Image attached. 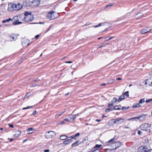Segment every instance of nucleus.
I'll list each match as a JSON object with an SVG mask.
<instances>
[{
  "label": "nucleus",
  "instance_id": "f257e3e1",
  "mask_svg": "<svg viewBox=\"0 0 152 152\" xmlns=\"http://www.w3.org/2000/svg\"><path fill=\"white\" fill-rule=\"evenodd\" d=\"M25 17L24 18L23 20L26 22L29 23L34 20V16L31 15L30 12H25L24 13Z\"/></svg>",
  "mask_w": 152,
  "mask_h": 152
},
{
  "label": "nucleus",
  "instance_id": "f03ea898",
  "mask_svg": "<svg viewBox=\"0 0 152 152\" xmlns=\"http://www.w3.org/2000/svg\"><path fill=\"white\" fill-rule=\"evenodd\" d=\"M151 124L148 123H144L142 124L140 126V129L142 131H144L150 133Z\"/></svg>",
  "mask_w": 152,
  "mask_h": 152
},
{
  "label": "nucleus",
  "instance_id": "7ed1b4c3",
  "mask_svg": "<svg viewBox=\"0 0 152 152\" xmlns=\"http://www.w3.org/2000/svg\"><path fill=\"white\" fill-rule=\"evenodd\" d=\"M55 135V133L52 131H50L46 132L45 135L46 138L47 139L52 138Z\"/></svg>",
  "mask_w": 152,
  "mask_h": 152
},
{
  "label": "nucleus",
  "instance_id": "20e7f679",
  "mask_svg": "<svg viewBox=\"0 0 152 152\" xmlns=\"http://www.w3.org/2000/svg\"><path fill=\"white\" fill-rule=\"evenodd\" d=\"M54 13L55 12L53 10L48 12L47 16L48 18L50 19H54L57 17L55 16Z\"/></svg>",
  "mask_w": 152,
  "mask_h": 152
},
{
  "label": "nucleus",
  "instance_id": "39448f33",
  "mask_svg": "<svg viewBox=\"0 0 152 152\" xmlns=\"http://www.w3.org/2000/svg\"><path fill=\"white\" fill-rule=\"evenodd\" d=\"M124 121V119L121 118H118L115 119L113 123L117 124H119L123 123Z\"/></svg>",
  "mask_w": 152,
  "mask_h": 152
},
{
  "label": "nucleus",
  "instance_id": "423d86ee",
  "mask_svg": "<svg viewBox=\"0 0 152 152\" xmlns=\"http://www.w3.org/2000/svg\"><path fill=\"white\" fill-rule=\"evenodd\" d=\"M148 150V148L145 146H141L140 147L137 151V152H147Z\"/></svg>",
  "mask_w": 152,
  "mask_h": 152
},
{
  "label": "nucleus",
  "instance_id": "0eeeda50",
  "mask_svg": "<svg viewBox=\"0 0 152 152\" xmlns=\"http://www.w3.org/2000/svg\"><path fill=\"white\" fill-rule=\"evenodd\" d=\"M15 10L18 11L23 8V6L21 4L18 3L17 4H15Z\"/></svg>",
  "mask_w": 152,
  "mask_h": 152
},
{
  "label": "nucleus",
  "instance_id": "6e6552de",
  "mask_svg": "<svg viewBox=\"0 0 152 152\" xmlns=\"http://www.w3.org/2000/svg\"><path fill=\"white\" fill-rule=\"evenodd\" d=\"M8 10L9 11H12L15 10V4L10 3L9 4Z\"/></svg>",
  "mask_w": 152,
  "mask_h": 152
},
{
  "label": "nucleus",
  "instance_id": "1a4fd4ad",
  "mask_svg": "<svg viewBox=\"0 0 152 152\" xmlns=\"http://www.w3.org/2000/svg\"><path fill=\"white\" fill-rule=\"evenodd\" d=\"M117 101H118V99L116 97H114L111 100V102L110 103H109L108 105V107H110L113 106L114 105V103Z\"/></svg>",
  "mask_w": 152,
  "mask_h": 152
},
{
  "label": "nucleus",
  "instance_id": "9d476101",
  "mask_svg": "<svg viewBox=\"0 0 152 152\" xmlns=\"http://www.w3.org/2000/svg\"><path fill=\"white\" fill-rule=\"evenodd\" d=\"M113 145H115V147H113V149H115L121 146V143L119 142H115L113 143Z\"/></svg>",
  "mask_w": 152,
  "mask_h": 152
},
{
  "label": "nucleus",
  "instance_id": "9b49d317",
  "mask_svg": "<svg viewBox=\"0 0 152 152\" xmlns=\"http://www.w3.org/2000/svg\"><path fill=\"white\" fill-rule=\"evenodd\" d=\"M146 116L145 115H139L138 117H135L134 118L129 119V120L132 119H140V121H142L144 120Z\"/></svg>",
  "mask_w": 152,
  "mask_h": 152
},
{
  "label": "nucleus",
  "instance_id": "f8f14e48",
  "mask_svg": "<svg viewBox=\"0 0 152 152\" xmlns=\"http://www.w3.org/2000/svg\"><path fill=\"white\" fill-rule=\"evenodd\" d=\"M151 31V29H149V28L147 27L145 28H143L140 31V32L142 34H145Z\"/></svg>",
  "mask_w": 152,
  "mask_h": 152
},
{
  "label": "nucleus",
  "instance_id": "ddd939ff",
  "mask_svg": "<svg viewBox=\"0 0 152 152\" xmlns=\"http://www.w3.org/2000/svg\"><path fill=\"white\" fill-rule=\"evenodd\" d=\"M40 0H33L32 3L34 6H37L40 4Z\"/></svg>",
  "mask_w": 152,
  "mask_h": 152
},
{
  "label": "nucleus",
  "instance_id": "4468645a",
  "mask_svg": "<svg viewBox=\"0 0 152 152\" xmlns=\"http://www.w3.org/2000/svg\"><path fill=\"white\" fill-rule=\"evenodd\" d=\"M15 133L14 134V136L16 137L19 136L21 134V132L19 130H16L15 131Z\"/></svg>",
  "mask_w": 152,
  "mask_h": 152
},
{
  "label": "nucleus",
  "instance_id": "2eb2a0df",
  "mask_svg": "<svg viewBox=\"0 0 152 152\" xmlns=\"http://www.w3.org/2000/svg\"><path fill=\"white\" fill-rule=\"evenodd\" d=\"M107 24L106 23H100L98 25H96V26H93V27L94 28H97L99 27L103 26L104 25H105L106 24Z\"/></svg>",
  "mask_w": 152,
  "mask_h": 152
},
{
  "label": "nucleus",
  "instance_id": "dca6fc26",
  "mask_svg": "<svg viewBox=\"0 0 152 152\" xmlns=\"http://www.w3.org/2000/svg\"><path fill=\"white\" fill-rule=\"evenodd\" d=\"M68 117L70 119L72 120L73 121L75 120L76 119V117L75 115L70 114L69 115Z\"/></svg>",
  "mask_w": 152,
  "mask_h": 152
},
{
  "label": "nucleus",
  "instance_id": "f3484780",
  "mask_svg": "<svg viewBox=\"0 0 152 152\" xmlns=\"http://www.w3.org/2000/svg\"><path fill=\"white\" fill-rule=\"evenodd\" d=\"M142 142L145 145H147L148 143V140L147 138H145L142 140Z\"/></svg>",
  "mask_w": 152,
  "mask_h": 152
},
{
  "label": "nucleus",
  "instance_id": "a211bd4d",
  "mask_svg": "<svg viewBox=\"0 0 152 152\" xmlns=\"http://www.w3.org/2000/svg\"><path fill=\"white\" fill-rule=\"evenodd\" d=\"M115 81V80L114 79H110L107 80V83L108 84H111L114 83Z\"/></svg>",
  "mask_w": 152,
  "mask_h": 152
},
{
  "label": "nucleus",
  "instance_id": "6ab92c4d",
  "mask_svg": "<svg viewBox=\"0 0 152 152\" xmlns=\"http://www.w3.org/2000/svg\"><path fill=\"white\" fill-rule=\"evenodd\" d=\"M141 107V105L138 103L134 104L132 106V108H138Z\"/></svg>",
  "mask_w": 152,
  "mask_h": 152
},
{
  "label": "nucleus",
  "instance_id": "aec40b11",
  "mask_svg": "<svg viewBox=\"0 0 152 152\" xmlns=\"http://www.w3.org/2000/svg\"><path fill=\"white\" fill-rule=\"evenodd\" d=\"M71 142L72 140L71 139H68L64 141L63 143L64 144L67 145L69 144Z\"/></svg>",
  "mask_w": 152,
  "mask_h": 152
},
{
  "label": "nucleus",
  "instance_id": "412c9836",
  "mask_svg": "<svg viewBox=\"0 0 152 152\" xmlns=\"http://www.w3.org/2000/svg\"><path fill=\"white\" fill-rule=\"evenodd\" d=\"M115 142V138H114L113 139H112L108 141L107 142H106L107 145H108V143H113Z\"/></svg>",
  "mask_w": 152,
  "mask_h": 152
},
{
  "label": "nucleus",
  "instance_id": "4be33fe9",
  "mask_svg": "<svg viewBox=\"0 0 152 152\" xmlns=\"http://www.w3.org/2000/svg\"><path fill=\"white\" fill-rule=\"evenodd\" d=\"M34 130V129L33 128H29L27 129V131L29 132L28 133L29 134H31L33 133V132H31V131H33Z\"/></svg>",
  "mask_w": 152,
  "mask_h": 152
},
{
  "label": "nucleus",
  "instance_id": "5701e85b",
  "mask_svg": "<svg viewBox=\"0 0 152 152\" xmlns=\"http://www.w3.org/2000/svg\"><path fill=\"white\" fill-rule=\"evenodd\" d=\"M125 99V97L124 96V95H122V96H120L119 98L118 99V102H120L121 101L124 99Z\"/></svg>",
  "mask_w": 152,
  "mask_h": 152
},
{
  "label": "nucleus",
  "instance_id": "b1692460",
  "mask_svg": "<svg viewBox=\"0 0 152 152\" xmlns=\"http://www.w3.org/2000/svg\"><path fill=\"white\" fill-rule=\"evenodd\" d=\"M143 16V14L141 13H139L137 14L136 15V18H140L142 17Z\"/></svg>",
  "mask_w": 152,
  "mask_h": 152
},
{
  "label": "nucleus",
  "instance_id": "393cba45",
  "mask_svg": "<svg viewBox=\"0 0 152 152\" xmlns=\"http://www.w3.org/2000/svg\"><path fill=\"white\" fill-rule=\"evenodd\" d=\"M68 137L66 135H63L60 136V139L61 140H64L66 139Z\"/></svg>",
  "mask_w": 152,
  "mask_h": 152
},
{
  "label": "nucleus",
  "instance_id": "a878e982",
  "mask_svg": "<svg viewBox=\"0 0 152 152\" xmlns=\"http://www.w3.org/2000/svg\"><path fill=\"white\" fill-rule=\"evenodd\" d=\"M102 146V145H98L96 144L95 145V146L93 148L95 149H98V148H100Z\"/></svg>",
  "mask_w": 152,
  "mask_h": 152
},
{
  "label": "nucleus",
  "instance_id": "bb28decb",
  "mask_svg": "<svg viewBox=\"0 0 152 152\" xmlns=\"http://www.w3.org/2000/svg\"><path fill=\"white\" fill-rule=\"evenodd\" d=\"M91 152H101V151L98 149H94L92 148V149L91 150Z\"/></svg>",
  "mask_w": 152,
  "mask_h": 152
},
{
  "label": "nucleus",
  "instance_id": "cd10ccee",
  "mask_svg": "<svg viewBox=\"0 0 152 152\" xmlns=\"http://www.w3.org/2000/svg\"><path fill=\"white\" fill-rule=\"evenodd\" d=\"M129 92L128 91H126L124 93L123 95H124V96L125 97V96H126V97H128L129 96Z\"/></svg>",
  "mask_w": 152,
  "mask_h": 152
},
{
  "label": "nucleus",
  "instance_id": "c85d7f7f",
  "mask_svg": "<svg viewBox=\"0 0 152 152\" xmlns=\"http://www.w3.org/2000/svg\"><path fill=\"white\" fill-rule=\"evenodd\" d=\"M12 19L10 18H8V19H7L6 20H3V21H2V22L4 23H5L7 22H9L10 21V20H11Z\"/></svg>",
  "mask_w": 152,
  "mask_h": 152
},
{
  "label": "nucleus",
  "instance_id": "c756f323",
  "mask_svg": "<svg viewBox=\"0 0 152 152\" xmlns=\"http://www.w3.org/2000/svg\"><path fill=\"white\" fill-rule=\"evenodd\" d=\"M145 99H141L139 101V103L140 104H142L144 103L145 102Z\"/></svg>",
  "mask_w": 152,
  "mask_h": 152
},
{
  "label": "nucleus",
  "instance_id": "7c9ffc66",
  "mask_svg": "<svg viewBox=\"0 0 152 152\" xmlns=\"http://www.w3.org/2000/svg\"><path fill=\"white\" fill-rule=\"evenodd\" d=\"M79 142V141L78 140L77 141V142L73 143L72 146H77L78 145V143Z\"/></svg>",
  "mask_w": 152,
  "mask_h": 152
},
{
  "label": "nucleus",
  "instance_id": "2f4dec72",
  "mask_svg": "<svg viewBox=\"0 0 152 152\" xmlns=\"http://www.w3.org/2000/svg\"><path fill=\"white\" fill-rule=\"evenodd\" d=\"M22 23L21 22H19L18 20H16L15 22H13V24L15 25L19 24L21 23Z\"/></svg>",
  "mask_w": 152,
  "mask_h": 152
},
{
  "label": "nucleus",
  "instance_id": "473e14b6",
  "mask_svg": "<svg viewBox=\"0 0 152 152\" xmlns=\"http://www.w3.org/2000/svg\"><path fill=\"white\" fill-rule=\"evenodd\" d=\"M66 110H65L64 111H63V112H61L60 113H58L57 114H56V115H58V116H61L62 114H63V113H64L65 112Z\"/></svg>",
  "mask_w": 152,
  "mask_h": 152
},
{
  "label": "nucleus",
  "instance_id": "72a5a7b5",
  "mask_svg": "<svg viewBox=\"0 0 152 152\" xmlns=\"http://www.w3.org/2000/svg\"><path fill=\"white\" fill-rule=\"evenodd\" d=\"M114 110H119L121 109L120 108L118 107V105H116L114 107H113Z\"/></svg>",
  "mask_w": 152,
  "mask_h": 152
},
{
  "label": "nucleus",
  "instance_id": "f704fd0d",
  "mask_svg": "<svg viewBox=\"0 0 152 152\" xmlns=\"http://www.w3.org/2000/svg\"><path fill=\"white\" fill-rule=\"evenodd\" d=\"M24 59V58H21L18 61V64H20V63H22Z\"/></svg>",
  "mask_w": 152,
  "mask_h": 152
},
{
  "label": "nucleus",
  "instance_id": "c9c22d12",
  "mask_svg": "<svg viewBox=\"0 0 152 152\" xmlns=\"http://www.w3.org/2000/svg\"><path fill=\"white\" fill-rule=\"evenodd\" d=\"M65 124L64 121L60 122L59 123H58V125H61Z\"/></svg>",
  "mask_w": 152,
  "mask_h": 152
},
{
  "label": "nucleus",
  "instance_id": "e433bc0d",
  "mask_svg": "<svg viewBox=\"0 0 152 152\" xmlns=\"http://www.w3.org/2000/svg\"><path fill=\"white\" fill-rule=\"evenodd\" d=\"M129 108V107H123L121 109L122 110L124 111L128 109Z\"/></svg>",
  "mask_w": 152,
  "mask_h": 152
},
{
  "label": "nucleus",
  "instance_id": "4c0bfd02",
  "mask_svg": "<svg viewBox=\"0 0 152 152\" xmlns=\"http://www.w3.org/2000/svg\"><path fill=\"white\" fill-rule=\"evenodd\" d=\"M113 110L111 108H108L105 110L106 112H108L109 111H112Z\"/></svg>",
  "mask_w": 152,
  "mask_h": 152
},
{
  "label": "nucleus",
  "instance_id": "58836bf2",
  "mask_svg": "<svg viewBox=\"0 0 152 152\" xmlns=\"http://www.w3.org/2000/svg\"><path fill=\"white\" fill-rule=\"evenodd\" d=\"M32 106H28V107H23V108L22 109L23 110L27 109H29V108H32Z\"/></svg>",
  "mask_w": 152,
  "mask_h": 152
},
{
  "label": "nucleus",
  "instance_id": "ea45409f",
  "mask_svg": "<svg viewBox=\"0 0 152 152\" xmlns=\"http://www.w3.org/2000/svg\"><path fill=\"white\" fill-rule=\"evenodd\" d=\"M152 101V99H147L146 100L145 102L146 103H148V102L151 101Z\"/></svg>",
  "mask_w": 152,
  "mask_h": 152
},
{
  "label": "nucleus",
  "instance_id": "a19ab883",
  "mask_svg": "<svg viewBox=\"0 0 152 152\" xmlns=\"http://www.w3.org/2000/svg\"><path fill=\"white\" fill-rule=\"evenodd\" d=\"M64 121H67L68 122H71L70 120L69 119V118H66V119H65L64 120Z\"/></svg>",
  "mask_w": 152,
  "mask_h": 152
},
{
  "label": "nucleus",
  "instance_id": "79ce46f5",
  "mask_svg": "<svg viewBox=\"0 0 152 152\" xmlns=\"http://www.w3.org/2000/svg\"><path fill=\"white\" fill-rule=\"evenodd\" d=\"M80 133H77L75 135L74 137H76L77 136H80Z\"/></svg>",
  "mask_w": 152,
  "mask_h": 152
},
{
  "label": "nucleus",
  "instance_id": "37998d69",
  "mask_svg": "<svg viewBox=\"0 0 152 152\" xmlns=\"http://www.w3.org/2000/svg\"><path fill=\"white\" fill-rule=\"evenodd\" d=\"M82 113V112H81L75 115V117H76L77 116H79V115H80Z\"/></svg>",
  "mask_w": 152,
  "mask_h": 152
},
{
  "label": "nucleus",
  "instance_id": "c03bdc74",
  "mask_svg": "<svg viewBox=\"0 0 152 152\" xmlns=\"http://www.w3.org/2000/svg\"><path fill=\"white\" fill-rule=\"evenodd\" d=\"M106 44H103L102 45H101V46H100L99 47H98V48H101V47H104V46H105V45H106Z\"/></svg>",
  "mask_w": 152,
  "mask_h": 152
},
{
  "label": "nucleus",
  "instance_id": "a18cd8bd",
  "mask_svg": "<svg viewBox=\"0 0 152 152\" xmlns=\"http://www.w3.org/2000/svg\"><path fill=\"white\" fill-rule=\"evenodd\" d=\"M9 126L10 127H11V128L14 127V125L13 124H9Z\"/></svg>",
  "mask_w": 152,
  "mask_h": 152
},
{
  "label": "nucleus",
  "instance_id": "49530a36",
  "mask_svg": "<svg viewBox=\"0 0 152 152\" xmlns=\"http://www.w3.org/2000/svg\"><path fill=\"white\" fill-rule=\"evenodd\" d=\"M70 138L72 139H75V137H74V135H73L72 136H71Z\"/></svg>",
  "mask_w": 152,
  "mask_h": 152
},
{
  "label": "nucleus",
  "instance_id": "de8ad7c7",
  "mask_svg": "<svg viewBox=\"0 0 152 152\" xmlns=\"http://www.w3.org/2000/svg\"><path fill=\"white\" fill-rule=\"evenodd\" d=\"M37 113V111L36 110H34L33 113L32 114L33 115H35L36 114V113Z\"/></svg>",
  "mask_w": 152,
  "mask_h": 152
},
{
  "label": "nucleus",
  "instance_id": "09e8293b",
  "mask_svg": "<svg viewBox=\"0 0 152 152\" xmlns=\"http://www.w3.org/2000/svg\"><path fill=\"white\" fill-rule=\"evenodd\" d=\"M29 93H27V94L26 95V96H25V97H24V99L25 98H26L27 97H29V96H27L28 94Z\"/></svg>",
  "mask_w": 152,
  "mask_h": 152
},
{
  "label": "nucleus",
  "instance_id": "8fccbe9b",
  "mask_svg": "<svg viewBox=\"0 0 152 152\" xmlns=\"http://www.w3.org/2000/svg\"><path fill=\"white\" fill-rule=\"evenodd\" d=\"M111 146L112 147V150H114L113 149V147H115V145H113V143H112L111 144Z\"/></svg>",
  "mask_w": 152,
  "mask_h": 152
},
{
  "label": "nucleus",
  "instance_id": "3c124183",
  "mask_svg": "<svg viewBox=\"0 0 152 152\" xmlns=\"http://www.w3.org/2000/svg\"><path fill=\"white\" fill-rule=\"evenodd\" d=\"M147 152H152V149L148 150Z\"/></svg>",
  "mask_w": 152,
  "mask_h": 152
},
{
  "label": "nucleus",
  "instance_id": "603ef678",
  "mask_svg": "<svg viewBox=\"0 0 152 152\" xmlns=\"http://www.w3.org/2000/svg\"><path fill=\"white\" fill-rule=\"evenodd\" d=\"M90 24V23H86V24L84 25H83V26H88Z\"/></svg>",
  "mask_w": 152,
  "mask_h": 152
},
{
  "label": "nucleus",
  "instance_id": "864d4df0",
  "mask_svg": "<svg viewBox=\"0 0 152 152\" xmlns=\"http://www.w3.org/2000/svg\"><path fill=\"white\" fill-rule=\"evenodd\" d=\"M37 86V84H32V85L31 86V87H35L36 86Z\"/></svg>",
  "mask_w": 152,
  "mask_h": 152
},
{
  "label": "nucleus",
  "instance_id": "5fc2aeb1",
  "mask_svg": "<svg viewBox=\"0 0 152 152\" xmlns=\"http://www.w3.org/2000/svg\"><path fill=\"white\" fill-rule=\"evenodd\" d=\"M113 37H110V38H109L108 39H106V40L107 41H108L111 39H113Z\"/></svg>",
  "mask_w": 152,
  "mask_h": 152
},
{
  "label": "nucleus",
  "instance_id": "6e6d98bb",
  "mask_svg": "<svg viewBox=\"0 0 152 152\" xmlns=\"http://www.w3.org/2000/svg\"><path fill=\"white\" fill-rule=\"evenodd\" d=\"M142 132L140 131H138L137 133L139 135H140Z\"/></svg>",
  "mask_w": 152,
  "mask_h": 152
},
{
  "label": "nucleus",
  "instance_id": "4d7b16f0",
  "mask_svg": "<svg viewBox=\"0 0 152 152\" xmlns=\"http://www.w3.org/2000/svg\"><path fill=\"white\" fill-rule=\"evenodd\" d=\"M49 151H50V150H48V149L45 150H44V151L45 152H49Z\"/></svg>",
  "mask_w": 152,
  "mask_h": 152
},
{
  "label": "nucleus",
  "instance_id": "13d9d810",
  "mask_svg": "<svg viewBox=\"0 0 152 152\" xmlns=\"http://www.w3.org/2000/svg\"><path fill=\"white\" fill-rule=\"evenodd\" d=\"M39 37V35H36V36H35V38L36 39H37Z\"/></svg>",
  "mask_w": 152,
  "mask_h": 152
},
{
  "label": "nucleus",
  "instance_id": "bf43d9fd",
  "mask_svg": "<svg viewBox=\"0 0 152 152\" xmlns=\"http://www.w3.org/2000/svg\"><path fill=\"white\" fill-rule=\"evenodd\" d=\"M113 5V4H112V5H107L106 7V8H107V7H112V6Z\"/></svg>",
  "mask_w": 152,
  "mask_h": 152
},
{
  "label": "nucleus",
  "instance_id": "052dcab7",
  "mask_svg": "<svg viewBox=\"0 0 152 152\" xmlns=\"http://www.w3.org/2000/svg\"><path fill=\"white\" fill-rule=\"evenodd\" d=\"M121 79H122V78H118L116 79V80H121Z\"/></svg>",
  "mask_w": 152,
  "mask_h": 152
},
{
  "label": "nucleus",
  "instance_id": "680f3d73",
  "mask_svg": "<svg viewBox=\"0 0 152 152\" xmlns=\"http://www.w3.org/2000/svg\"><path fill=\"white\" fill-rule=\"evenodd\" d=\"M106 83H102L100 85L101 86H105L106 85Z\"/></svg>",
  "mask_w": 152,
  "mask_h": 152
},
{
  "label": "nucleus",
  "instance_id": "e2e57ef3",
  "mask_svg": "<svg viewBox=\"0 0 152 152\" xmlns=\"http://www.w3.org/2000/svg\"><path fill=\"white\" fill-rule=\"evenodd\" d=\"M72 62L71 61H68L66 62V63H72Z\"/></svg>",
  "mask_w": 152,
  "mask_h": 152
},
{
  "label": "nucleus",
  "instance_id": "0e129e2a",
  "mask_svg": "<svg viewBox=\"0 0 152 152\" xmlns=\"http://www.w3.org/2000/svg\"><path fill=\"white\" fill-rule=\"evenodd\" d=\"M8 139L9 140L11 141H12L13 140L12 138L10 139L9 138Z\"/></svg>",
  "mask_w": 152,
  "mask_h": 152
},
{
  "label": "nucleus",
  "instance_id": "69168bd1",
  "mask_svg": "<svg viewBox=\"0 0 152 152\" xmlns=\"http://www.w3.org/2000/svg\"><path fill=\"white\" fill-rule=\"evenodd\" d=\"M96 121L99 122L101 120H99V119H96Z\"/></svg>",
  "mask_w": 152,
  "mask_h": 152
},
{
  "label": "nucleus",
  "instance_id": "338daca9",
  "mask_svg": "<svg viewBox=\"0 0 152 152\" xmlns=\"http://www.w3.org/2000/svg\"><path fill=\"white\" fill-rule=\"evenodd\" d=\"M39 80V79L38 78H37L36 80H35L34 81H38Z\"/></svg>",
  "mask_w": 152,
  "mask_h": 152
},
{
  "label": "nucleus",
  "instance_id": "774afa93",
  "mask_svg": "<svg viewBox=\"0 0 152 152\" xmlns=\"http://www.w3.org/2000/svg\"><path fill=\"white\" fill-rule=\"evenodd\" d=\"M38 23H31L30 24H38Z\"/></svg>",
  "mask_w": 152,
  "mask_h": 152
}]
</instances>
